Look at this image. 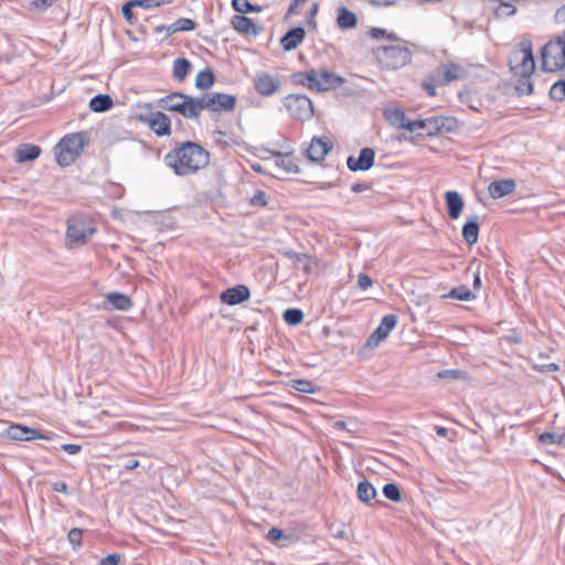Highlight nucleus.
Masks as SVG:
<instances>
[{
	"label": "nucleus",
	"instance_id": "46",
	"mask_svg": "<svg viewBox=\"0 0 565 565\" xmlns=\"http://www.w3.org/2000/svg\"><path fill=\"white\" fill-rule=\"evenodd\" d=\"M437 79H440L431 73L426 79L423 81L422 87L429 96H436V86L439 85Z\"/></svg>",
	"mask_w": 565,
	"mask_h": 565
},
{
	"label": "nucleus",
	"instance_id": "9",
	"mask_svg": "<svg viewBox=\"0 0 565 565\" xmlns=\"http://www.w3.org/2000/svg\"><path fill=\"white\" fill-rule=\"evenodd\" d=\"M142 108L149 110L150 113L140 114V121L147 124L148 127L159 137L169 136L171 134V120L164 113L151 111V104H145Z\"/></svg>",
	"mask_w": 565,
	"mask_h": 565
},
{
	"label": "nucleus",
	"instance_id": "2",
	"mask_svg": "<svg viewBox=\"0 0 565 565\" xmlns=\"http://www.w3.org/2000/svg\"><path fill=\"white\" fill-rule=\"evenodd\" d=\"M396 44L382 45L373 50V54L382 68L398 70L409 64L412 52L405 41H395Z\"/></svg>",
	"mask_w": 565,
	"mask_h": 565
},
{
	"label": "nucleus",
	"instance_id": "60",
	"mask_svg": "<svg viewBox=\"0 0 565 565\" xmlns=\"http://www.w3.org/2000/svg\"><path fill=\"white\" fill-rule=\"evenodd\" d=\"M306 0H292L291 3L289 4L288 9H287V12H286V19H288L290 15L295 14L296 13V9L299 4H301L302 2H305Z\"/></svg>",
	"mask_w": 565,
	"mask_h": 565
},
{
	"label": "nucleus",
	"instance_id": "21",
	"mask_svg": "<svg viewBox=\"0 0 565 565\" xmlns=\"http://www.w3.org/2000/svg\"><path fill=\"white\" fill-rule=\"evenodd\" d=\"M306 31L302 26L290 29L281 39L280 44L285 51H292L305 40Z\"/></svg>",
	"mask_w": 565,
	"mask_h": 565
},
{
	"label": "nucleus",
	"instance_id": "34",
	"mask_svg": "<svg viewBox=\"0 0 565 565\" xmlns=\"http://www.w3.org/2000/svg\"><path fill=\"white\" fill-rule=\"evenodd\" d=\"M443 298H452L460 301H471L476 299V294L472 292L467 286L461 285L459 287L452 288L447 295H444Z\"/></svg>",
	"mask_w": 565,
	"mask_h": 565
},
{
	"label": "nucleus",
	"instance_id": "40",
	"mask_svg": "<svg viewBox=\"0 0 565 565\" xmlns=\"http://www.w3.org/2000/svg\"><path fill=\"white\" fill-rule=\"evenodd\" d=\"M316 70H311L309 72H297L292 75L294 81L297 84L306 85L309 89H313V82L315 79Z\"/></svg>",
	"mask_w": 565,
	"mask_h": 565
},
{
	"label": "nucleus",
	"instance_id": "6",
	"mask_svg": "<svg viewBox=\"0 0 565 565\" xmlns=\"http://www.w3.org/2000/svg\"><path fill=\"white\" fill-rule=\"evenodd\" d=\"M158 106L168 111H175L182 115L184 118L193 119L194 105H192V96L181 93L173 92L166 97L158 100Z\"/></svg>",
	"mask_w": 565,
	"mask_h": 565
},
{
	"label": "nucleus",
	"instance_id": "10",
	"mask_svg": "<svg viewBox=\"0 0 565 565\" xmlns=\"http://www.w3.org/2000/svg\"><path fill=\"white\" fill-rule=\"evenodd\" d=\"M6 433L10 439L24 440V441L33 440L36 438L51 440L55 436L54 434H43L40 430L30 428V427L21 425V424L10 425L7 428Z\"/></svg>",
	"mask_w": 565,
	"mask_h": 565
},
{
	"label": "nucleus",
	"instance_id": "36",
	"mask_svg": "<svg viewBox=\"0 0 565 565\" xmlns=\"http://www.w3.org/2000/svg\"><path fill=\"white\" fill-rule=\"evenodd\" d=\"M196 28V23L188 18H180L174 23L169 25V34L182 31H192Z\"/></svg>",
	"mask_w": 565,
	"mask_h": 565
},
{
	"label": "nucleus",
	"instance_id": "30",
	"mask_svg": "<svg viewBox=\"0 0 565 565\" xmlns=\"http://www.w3.org/2000/svg\"><path fill=\"white\" fill-rule=\"evenodd\" d=\"M269 152L271 154L278 157V159L276 160L275 163L278 168H281L285 172H287V173H299L300 172V168L298 167V164L288 154H282L279 151H269Z\"/></svg>",
	"mask_w": 565,
	"mask_h": 565
},
{
	"label": "nucleus",
	"instance_id": "51",
	"mask_svg": "<svg viewBox=\"0 0 565 565\" xmlns=\"http://www.w3.org/2000/svg\"><path fill=\"white\" fill-rule=\"evenodd\" d=\"M68 541L73 545L74 548H77L82 545L83 531L82 529L74 527L68 532Z\"/></svg>",
	"mask_w": 565,
	"mask_h": 565
},
{
	"label": "nucleus",
	"instance_id": "4",
	"mask_svg": "<svg viewBox=\"0 0 565 565\" xmlns=\"http://www.w3.org/2000/svg\"><path fill=\"white\" fill-rule=\"evenodd\" d=\"M87 132L81 131L64 136L55 146L56 162L61 167L71 166L87 143Z\"/></svg>",
	"mask_w": 565,
	"mask_h": 565
},
{
	"label": "nucleus",
	"instance_id": "48",
	"mask_svg": "<svg viewBox=\"0 0 565 565\" xmlns=\"http://www.w3.org/2000/svg\"><path fill=\"white\" fill-rule=\"evenodd\" d=\"M369 35L372 38V39H379L381 36H385L387 40L394 42V41H399L398 36L393 33V32H387L385 29H381V28H372L370 31H369Z\"/></svg>",
	"mask_w": 565,
	"mask_h": 565
},
{
	"label": "nucleus",
	"instance_id": "7",
	"mask_svg": "<svg viewBox=\"0 0 565 565\" xmlns=\"http://www.w3.org/2000/svg\"><path fill=\"white\" fill-rule=\"evenodd\" d=\"M282 103L294 119L303 121L313 116V104L306 95L290 94L284 98Z\"/></svg>",
	"mask_w": 565,
	"mask_h": 565
},
{
	"label": "nucleus",
	"instance_id": "11",
	"mask_svg": "<svg viewBox=\"0 0 565 565\" xmlns=\"http://www.w3.org/2000/svg\"><path fill=\"white\" fill-rule=\"evenodd\" d=\"M313 90L326 92L335 89L344 83V78L328 70H316Z\"/></svg>",
	"mask_w": 565,
	"mask_h": 565
},
{
	"label": "nucleus",
	"instance_id": "49",
	"mask_svg": "<svg viewBox=\"0 0 565 565\" xmlns=\"http://www.w3.org/2000/svg\"><path fill=\"white\" fill-rule=\"evenodd\" d=\"M515 88L521 95H530L533 92V84L530 81V77H521Z\"/></svg>",
	"mask_w": 565,
	"mask_h": 565
},
{
	"label": "nucleus",
	"instance_id": "15",
	"mask_svg": "<svg viewBox=\"0 0 565 565\" xmlns=\"http://www.w3.org/2000/svg\"><path fill=\"white\" fill-rule=\"evenodd\" d=\"M374 159H375V151L372 148L366 147V148L361 149L358 158L350 156L347 159V166L353 172L367 171L373 167Z\"/></svg>",
	"mask_w": 565,
	"mask_h": 565
},
{
	"label": "nucleus",
	"instance_id": "14",
	"mask_svg": "<svg viewBox=\"0 0 565 565\" xmlns=\"http://www.w3.org/2000/svg\"><path fill=\"white\" fill-rule=\"evenodd\" d=\"M445 125V118L443 117H428L424 119L412 120L411 126H407V130L411 132L422 131L427 136H434L443 130Z\"/></svg>",
	"mask_w": 565,
	"mask_h": 565
},
{
	"label": "nucleus",
	"instance_id": "47",
	"mask_svg": "<svg viewBox=\"0 0 565 565\" xmlns=\"http://www.w3.org/2000/svg\"><path fill=\"white\" fill-rule=\"evenodd\" d=\"M135 7H140L143 9H151L156 7H160L162 4H170L174 0H132Z\"/></svg>",
	"mask_w": 565,
	"mask_h": 565
},
{
	"label": "nucleus",
	"instance_id": "35",
	"mask_svg": "<svg viewBox=\"0 0 565 565\" xmlns=\"http://www.w3.org/2000/svg\"><path fill=\"white\" fill-rule=\"evenodd\" d=\"M215 82V76L210 68H204L196 75L195 87L201 90L209 89Z\"/></svg>",
	"mask_w": 565,
	"mask_h": 565
},
{
	"label": "nucleus",
	"instance_id": "62",
	"mask_svg": "<svg viewBox=\"0 0 565 565\" xmlns=\"http://www.w3.org/2000/svg\"><path fill=\"white\" fill-rule=\"evenodd\" d=\"M460 373L461 371H458V370H446V371H443V372H439L438 373V376L439 377H452V379H459L460 377Z\"/></svg>",
	"mask_w": 565,
	"mask_h": 565
},
{
	"label": "nucleus",
	"instance_id": "5",
	"mask_svg": "<svg viewBox=\"0 0 565 565\" xmlns=\"http://www.w3.org/2000/svg\"><path fill=\"white\" fill-rule=\"evenodd\" d=\"M509 65L512 73L520 77H530L535 70L531 42H521L511 53Z\"/></svg>",
	"mask_w": 565,
	"mask_h": 565
},
{
	"label": "nucleus",
	"instance_id": "31",
	"mask_svg": "<svg viewBox=\"0 0 565 565\" xmlns=\"http://www.w3.org/2000/svg\"><path fill=\"white\" fill-rule=\"evenodd\" d=\"M107 301L115 308L121 311H127L132 307L131 299L121 292H110L107 295Z\"/></svg>",
	"mask_w": 565,
	"mask_h": 565
},
{
	"label": "nucleus",
	"instance_id": "64",
	"mask_svg": "<svg viewBox=\"0 0 565 565\" xmlns=\"http://www.w3.org/2000/svg\"><path fill=\"white\" fill-rule=\"evenodd\" d=\"M370 189V185L366 184V183H353L352 186H351V190L354 192V193H361L365 190H369Z\"/></svg>",
	"mask_w": 565,
	"mask_h": 565
},
{
	"label": "nucleus",
	"instance_id": "27",
	"mask_svg": "<svg viewBox=\"0 0 565 565\" xmlns=\"http://www.w3.org/2000/svg\"><path fill=\"white\" fill-rule=\"evenodd\" d=\"M337 23L342 30L353 29L358 23V18L354 12L345 7H340L338 9Z\"/></svg>",
	"mask_w": 565,
	"mask_h": 565
},
{
	"label": "nucleus",
	"instance_id": "61",
	"mask_svg": "<svg viewBox=\"0 0 565 565\" xmlns=\"http://www.w3.org/2000/svg\"><path fill=\"white\" fill-rule=\"evenodd\" d=\"M306 0H292L291 3L289 4L288 9H287V12H286V19H288L290 15L295 14L296 13V9L299 4H301L302 2H305Z\"/></svg>",
	"mask_w": 565,
	"mask_h": 565
},
{
	"label": "nucleus",
	"instance_id": "39",
	"mask_svg": "<svg viewBox=\"0 0 565 565\" xmlns=\"http://www.w3.org/2000/svg\"><path fill=\"white\" fill-rule=\"evenodd\" d=\"M290 386L302 393H316L318 386L309 380H292Z\"/></svg>",
	"mask_w": 565,
	"mask_h": 565
},
{
	"label": "nucleus",
	"instance_id": "41",
	"mask_svg": "<svg viewBox=\"0 0 565 565\" xmlns=\"http://www.w3.org/2000/svg\"><path fill=\"white\" fill-rule=\"evenodd\" d=\"M284 320L289 326H297L303 320V312L297 308L287 309L284 312Z\"/></svg>",
	"mask_w": 565,
	"mask_h": 565
},
{
	"label": "nucleus",
	"instance_id": "37",
	"mask_svg": "<svg viewBox=\"0 0 565 565\" xmlns=\"http://www.w3.org/2000/svg\"><path fill=\"white\" fill-rule=\"evenodd\" d=\"M233 9L238 13L262 12L260 6L252 4L248 0H232Z\"/></svg>",
	"mask_w": 565,
	"mask_h": 565
},
{
	"label": "nucleus",
	"instance_id": "3",
	"mask_svg": "<svg viewBox=\"0 0 565 565\" xmlns=\"http://www.w3.org/2000/svg\"><path fill=\"white\" fill-rule=\"evenodd\" d=\"M561 12L565 13V6L557 11V14ZM541 56L544 71L556 72L565 68V30L542 47Z\"/></svg>",
	"mask_w": 565,
	"mask_h": 565
},
{
	"label": "nucleus",
	"instance_id": "8",
	"mask_svg": "<svg viewBox=\"0 0 565 565\" xmlns=\"http://www.w3.org/2000/svg\"><path fill=\"white\" fill-rule=\"evenodd\" d=\"M96 228L84 218L73 217L68 221L66 230V239L72 245H83L87 243Z\"/></svg>",
	"mask_w": 565,
	"mask_h": 565
},
{
	"label": "nucleus",
	"instance_id": "23",
	"mask_svg": "<svg viewBox=\"0 0 565 565\" xmlns=\"http://www.w3.org/2000/svg\"><path fill=\"white\" fill-rule=\"evenodd\" d=\"M192 105H194L193 119L200 117L201 110H209L211 113H215L214 93H205L201 97L192 96Z\"/></svg>",
	"mask_w": 565,
	"mask_h": 565
},
{
	"label": "nucleus",
	"instance_id": "58",
	"mask_svg": "<svg viewBox=\"0 0 565 565\" xmlns=\"http://www.w3.org/2000/svg\"><path fill=\"white\" fill-rule=\"evenodd\" d=\"M61 449L70 455H76L82 450V446L77 444H63L61 445Z\"/></svg>",
	"mask_w": 565,
	"mask_h": 565
},
{
	"label": "nucleus",
	"instance_id": "17",
	"mask_svg": "<svg viewBox=\"0 0 565 565\" xmlns=\"http://www.w3.org/2000/svg\"><path fill=\"white\" fill-rule=\"evenodd\" d=\"M250 297V291L245 285H236L234 287L223 290L220 295V300L228 306H236Z\"/></svg>",
	"mask_w": 565,
	"mask_h": 565
},
{
	"label": "nucleus",
	"instance_id": "32",
	"mask_svg": "<svg viewBox=\"0 0 565 565\" xmlns=\"http://www.w3.org/2000/svg\"><path fill=\"white\" fill-rule=\"evenodd\" d=\"M190 70L191 63L189 60L184 57H178L174 60L172 74L177 81L183 82L186 78Z\"/></svg>",
	"mask_w": 565,
	"mask_h": 565
},
{
	"label": "nucleus",
	"instance_id": "29",
	"mask_svg": "<svg viewBox=\"0 0 565 565\" xmlns=\"http://www.w3.org/2000/svg\"><path fill=\"white\" fill-rule=\"evenodd\" d=\"M114 105L111 97L107 94H98L89 100V108L95 113L109 110Z\"/></svg>",
	"mask_w": 565,
	"mask_h": 565
},
{
	"label": "nucleus",
	"instance_id": "19",
	"mask_svg": "<svg viewBox=\"0 0 565 565\" xmlns=\"http://www.w3.org/2000/svg\"><path fill=\"white\" fill-rule=\"evenodd\" d=\"M232 26L239 33L244 35H253L256 36L262 32V26L256 24L250 18L236 14L232 17L231 20Z\"/></svg>",
	"mask_w": 565,
	"mask_h": 565
},
{
	"label": "nucleus",
	"instance_id": "1",
	"mask_svg": "<svg viewBox=\"0 0 565 565\" xmlns=\"http://www.w3.org/2000/svg\"><path fill=\"white\" fill-rule=\"evenodd\" d=\"M210 152L201 145L185 141L173 148L164 156L166 164L177 175H189L207 166Z\"/></svg>",
	"mask_w": 565,
	"mask_h": 565
},
{
	"label": "nucleus",
	"instance_id": "59",
	"mask_svg": "<svg viewBox=\"0 0 565 565\" xmlns=\"http://www.w3.org/2000/svg\"><path fill=\"white\" fill-rule=\"evenodd\" d=\"M306 0H292L291 3L289 4L288 9H287V12H286V19H288L290 15L295 14L296 13V9L299 4H301L302 2H305Z\"/></svg>",
	"mask_w": 565,
	"mask_h": 565
},
{
	"label": "nucleus",
	"instance_id": "25",
	"mask_svg": "<svg viewBox=\"0 0 565 565\" xmlns=\"http://www.w3.org/2000/svg\"><path fill=\"white\" fill-rule=\"evenodd\" d=\"M478 215H471L462 226V237L467 244L473 245L479 236Z\"/></svg>",
	"mask_w": 565,
	"mask_h": 565
},
{
	"label": "nucleus",
	"instance_id": "53",
	"mask_svg": "<svg viewBox=\"0 0 565 565\" xmlns=\"http://www.w3.org/2000/svg\"><path fill=\"white\" fill-rule=\"evenodd\" d=\"M250 205L253 206H265L267 204L266 193L262 190H258L249 200Z\"/></svg>",
	"mask_w": 565,
	"mask_h": 565
},
{
	"label": "nucleus",
	"instance_id": "38",
	"mask_svg": "<svg viewBox=\"0 0 565 565\" xmlns=\"http://www.w3.org/2000/svg\"><path fill=\"white\" fill-rule=\"evenodd\" d=\"M550 98L555 102H563L565 99V78L556 81L550 89Z\"/></svg>",
	"mask_w": 565,
	"mask_h": 565
},
{
	"label": "nucleus",
	"instance_id": "18",
	"mask_svg": "<svg viewBox=\"0 0 565 565\" xmlns=\"http://www.w3.org/2000/svg\"><path fill=\"white\" fill-rule=\"evenodd\" d=\"M435 75L440 78L437 79L439 85H446L455 79L462 78L465 70L458 64L445 63L436 68Z\"/></svg>",
	"mask_w": 565,
	"mask_h": 565
},
{
	"label": "nucleus",
	"instance_id": "16",
	"mask_svg": "<svg viewBox=\"0 0 565 565\" xmlns=\"http://www.w3.org/2000/svg\"><path fill=\"white\" fill-rule=\"evenodd\" d=\"M254 86L256 92L262 96H270L280 87V81L266 72L256 74Z\"/></svg>",
	"mask_w": 565,
	"mask_h": 565
},
{
	"label": "nucleus",
	"instance_id": "22",
	"mask_svg": "<svg viewBox=\"0 0 565 565\" xmlns=\"http://www.w3.org/2000/svg\"><path fill=\"white\" fill-rule=\"evenodd\" d=\"M448 215L451 220H457L463 209V200L457 191H448L445 194Z\"/></svg>",
	"mask_w": 565,
	"mask_h": 565
},
{
	"label": "nucleus",
	"instance_id": "45",
	"mask_svg": "<svg viewBox=\"0 0 565 565\" xmlns=\"http://www.w3.org/2000/svg\"><path fill=\"white\" fill-rule=\"evenodd\" d=\"M565 436L557 433H543L539 436V440L542 444L561 445L564 441Z\"/></svg>",
	"mask_w": 565,
	"mask_h": 565
},
{
	"label": "nucleus",
	"instance_id": "50",
	"mask_svg": "<svg viewBox=\"0 0 565 565\" xmlns=\"http://www.w3.org/2000/svg\"><path fill=\"white\" fill-rule=\"evenodd\" d=\"M266 539L269 540L270 542L275 543V542H278L279 540L289 541L291 539V536L287 535L282 530H280L278 527H271L268 531Z\"/></svg>",
	"mask_w": 565,
	"mask_h": 565
},
{
	"label": "nucleus",
	"instance_id": "12",
	"mask_svg": "<svg viewBox=\"0 0 565 565\" xmlns=\"http://www.w3.org/2000/svg\"><path fill=\"white\" fill-rule=\"evenodd\" d=\"M397 321L398 318L395 315L384 316L382 318L380 326L367 338L366 345L370 348L377 347L382 341H384L388 337L390 332L396 327Z\"/></svg>",
	"mask_w": 565,
	"mask_h": 565
},
{
	"label": "nucleus",
	"instance_id": "26",
	"mask_svg": "<svg viewBox=\"0 0 565 565\" xmlns=\"http://www.w3.org/2000/svg\"><path fill=\"white\" fill-rule=\"evenodd\" d=\"M215 113L232 111L236 106V96L225 93H214Z\"/></svg>",
	"mask_w": 565,
	"mask_h": 565
},
{
	"label": "nucleus",
	"instance_id": "54",
	"mask_svg": "<svg viewBox=\"0 0 565 565\" xmlns=\"http://www.w3.org/2000/svg\"><path fill=\"white\" fill-rule=\"evenodd\" d=\"M358 285L361 289L365 290L373 285V280L366 274L360 273L358 276Z\"/></svg>",
	"mask_w": 565,
	"mask_h": 565
},
{
	"label": "nucleus",
	"instance_id": "52",
	"mask_svg": "<svg viewBox=\"0 0 565 565\" xmlns=\"http://www.w3.org/2000/svg\"><path fill=\"white\" fill-rule=\"evenodd\" d=\"M132 8H135V4H134V1H128L126 2L122 8H121V12H122V15L124 18L128 21V23L130 24H135L136 22V17L132 12Z\"/></svg>",
	"mask_w": 565,
	"mask_h": 565
},
{
	"label": "nucleus",
	"instance_id": "24",
	"mask_svg": "<svg viewBox=\"0 0 565 565\" xmlns=\"http://www.w3.org/2000/svg\"><path fill=\"white\" fill-rule=\"evenodd\" d=\"M385 119L394 127L406 129L411 126L412 120L407 119L405 113L401 108H388L384 110Z\"/></svg>",
	"mask_w": 565,
	"mask_h": 565
},
{
	"label": "nucleus",
	"instance_id": "63",
	"mask_svg": "<svg viewBox=\"0 0 565 565\" xmlns=\"http://www.w3.org/2000/svg\"><path fill=\"white\" fill-rule=\"evenodd\" d=\"M52 490L55 492L67 493L68 487L63 481H57L52 484Z\"/></svg>",
	"mask_w": 565,
	"mask_h": 565
},
{
	"label": "nucleus",
	"instance_id": "44",
	"mask_svg": "<svg viewBox=\"0 0 565 565\" xmlns=\"http://www.w3.org/2000/svg\"><path fill=\"white\" fill-rule=\"evenodd\" d=\"M516 11V8L509 3V2H503L501 1L499 3V6L494 9V15L497 18H509V17H512Z\"/></svg>",
	"mask_w": 565,
	"mask_h": 565
},
{
	"label": "nucleus",
	"instance_id": "43",
	"mask_svg": "<svg viewBox=\"0 0 565 565\" xmlns=\"http://www.w3.org/2000/svg\"><path fill=\"white\" fill-rule=\"evenodd\" d=\"M383 494L392 502H401L402 494L399 488L395 483H386L383 487Z\"/></svg>",
	"mask_w": 565,
	"mask_h": 565
},
{
	"label": "nucleus",
	"instance_id": "56",
	"mask_svg": "<svg viewBox=\"0 0 565 565\" xmlns=\"http://www.w3.org/2000/svg\"><path fill=\"white\" fill-rule=\"evenodd\" d=\"M535 370L541 373L556 372L559 370V365L556 363H547L542 365H535Z\"/></svg>",
	"mask_w": 565,
	"mask_h": 565
},
{
	"label": "nucleus",
	"instance_id": "33",
	"mask_svg": "<svg viewBox=\"0 0 565 565\" xmlns=\"http://www.w3.org/2000/svg\"><path fill=\"white\" fill-rule=\"evenodd\" d=\"M358 498L364 503H369L376 497V490L371 482L362 480L358 483L356 488Z\"/></svg>",
	"mask_w": 565,
	"mask_h": 565
},
{
	"label": "nucleus",
	"instance_id": "13",
	"mask_svg": "<svg viewBox=\"0 0 565 565\" xmlns=\"http://www.w3.org/2000/svg\"><path fill=\"white\" fill-rule=\"evenodd\" d=\"M332 148L333 143L328 137H313L305 150V154L310 161L320 162Z\"/></svg>",
	"mask_w": 565,
	"mask_h": 565
},
{
	"label": "nucleus",
	"instance_id": "57",
	"mask_svg": "<svg viewBox=\"0 0 565 565\" xmlns=\"http://www.w3.org/2000/svg\"><path fill=\"white\" fill-rule=\"evenodd\" d=\"M319 11V4L316 2L312 4V7L310 8V11H309V19H308V24L310 26H312L313 29L317 28V22L315 20L317 13Z\"/></svg>",
	"mask_w": 565,
	"mask_h": 565
},
{
	"label": "nucleus",
	"instance_id": "55",
	"mask_svg": "<svg viewBox=\"0 0 565 565\" xmlns=\"http://www.w3.org/2000/svg\"><path fill=\"white\" fill-rule=\"evenodd\" d=\"M121 556L117 553H113L102 558L99 565H117L120 562Z\"/></svg>",
	"mask_w": 565,
	"mask_h": 565
},
{
	"label": "nucleus",
	"instance_id": "42",
	"mask_svg": "<svg viewBox=\"0 0 565 565\" xmlns=\"http://www.w3.org/2000/svg\"><path fill=\"white\" fill-rule=\"evenodd\" d=\"M294 265L297 269L302 270L306 274H310L312 271L313 260L307 254H300L296 256V260Z\"/></svg>",
	"mask_w": 565,
	"mask_h": 565
},
{
	"label": "nucleus",
	"instance_id": "28",
	"mask_svg": "<svg viewBox=\"0 0 565 565\" xmlns=\"http://www.w3.org/2000/svg\"><path fill=\"white\" fill-rule=\"evenodd\" d=\"M40 153L41 149L39 146L25 143L17 149L15 157L18 162H25L35 160Z\"/></svg>",
	"mask_w": 565,
	"mask_h": 565
},
{
	"label": "nucleus",
	"instance_id": "20",
	"mask_svg": "<svg viewBox=\"0 0 565 565\" xmlns=\"http://www.w3.org/2000/svg\"><path fill=\"white\" fill-rule=\"evenodd\" d=\"M516 184L513 179L492 181L488 186L489 195L492 199H501L515 191Z\"/></svg>",
	"mask_w": 565,
	"mask_h": 565
}]
</instances>
